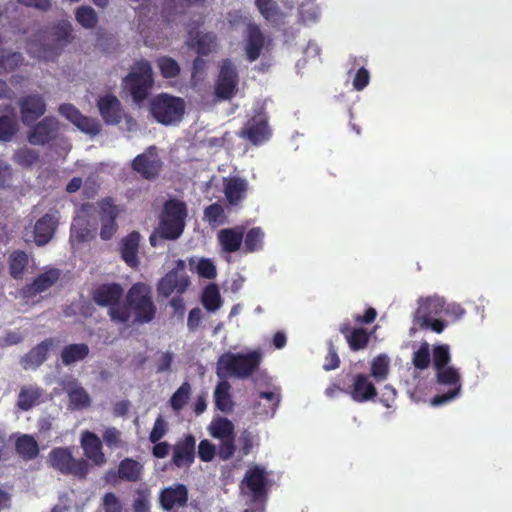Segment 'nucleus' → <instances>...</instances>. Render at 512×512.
<instances>
[{
	"label": "nucleus",
	"mask_w": 512,
	"mask_h": 512,
	"mask_svg": "<svg viewBox=\"0 0 512 512\" xmlns=\"http://www.w3.org/2000/svg\"><path fill=\"white\" fill-rule=\"evenodd\" d=\"M136 324L151 322L156 315V306L153 302L151 289L148 285L137 282L133 284L120 308H113L109 313L111 321L119 324L127 323L131 316Z\"/></svg>",
	"instance_id": "obj_1"
},
{
	"label": "nucleus",
	"mask_w": 512,
	"mask_h": 512,
	"mask_svg": "<svg viewBox=\"0 0 512 512\" xmlns=\"http://www.w3.org/2000/svg\"><path fill=\"white\" fill-rule=\"evenodd\" d=\"M188 215L185 202L178 199H168L163 204L159 224L149 237L152 247H157L163 240L175 241L181 237L186 226Z\"/></svg>",
	"instance_id": "obj_2"
},
{
	"label": "nucleus",
	"mask_w": 512,
	"mask_h": 512,
	"mask_svg": "<svg viewBox=\"0 0 512 512\" xmlns=\"http://www.w3.org/2000/svg\"><path fill=\"white\" fill-rule=\"evenodd\" d=\"M262 355L259 351L249 353L222 354L217 362V375L219 377H235L247 379L259 368Z\"/></svg>",
	"instance_id": "obj_3"
},
{
	"label": "nucleus",
	"mask_w": 512,
	"mask_h": 512,
	"mask_svg": "<svg viewBox=\"0 0 512 512\" xmlns=\"http://www.w3.org/2000/svg\"><path fill=\"white\" fill-rule=\"evenodd\" d=\"M150 112L158 123L166 126L175 125L184 116L185 102L180 97L162 93L151 101Z\"/></svg>",
	"instance_id": "obj_4"
},
{
	"label": "nucleus",
	"mask_w": 512,
	"mask_h": 512,
	"mask_svg": "<svg viewBox=\"0 0 512 512\" xmlns=\"http://www.w3.org/2000/svg\"><path fill=\"white\" fill-rule=\"evenodd\" d=\"M153 82L152 67L146 60L137 62L124 79L125 87L129 90L133 101L138 104L147 98Z\"/></svg>",
	"instance_id": "obj_5"
},
{
	"label": "nucleus",
	"mask_w": 512,
	"mask_h": 512,
	"mask_svg": "<svg viewBox=\"0 0 512 512\" xmlns=\"http://www.w3.org/2000/svg\"><path fill=\"white\" fill-rule=\"evenodd\" d=\"M50 465L63 475L85 479L89 473V462L84 458H74L69 447H56L49 453Z\"/></svg>",
	"instance_id": "obj_6"
},
{
	"label": "nucleus",
	"mask_w": 512,
	"mask_h": 512,
	"mask_svg": "<svg viewBox=\"0 0 512 512\" xmlns=\"http://www.w3.org/2000/svg\"><path fill=\"white\" fill-rule=\"evenodd\" d=\"M435 372L436 383L449 387L446 393L438 394L431 399L430 404L437 407L452 401L460 395L462 380L459 370L452 366L437 369Z\"/></svg>",
	"instance_id": "obj_7"
},
{
	"label": "nucleus",
	"mask_w": 512,
	"mask_h": 512,
	"mask_svg": "<svg viewBox=\"0 0 512 512\" xmlns=\"http://www.w3.org/2000/svg\"><path fill=\"white\" fill-rule=\"evenodd\" d=\"M238 82L239 75L235 65L230 59L223 60L215 81V97L222 101L230 100L237 92Z\"/></svg>",
	"instance_id": "obj_8"
},
{
	"label": "nucleus",
	"mask_w": 512,
	"mask_h": 512,
	"mask_svg": "<svg viewBox=\"0 0 512 512\" xmlns=\"http://www.w3.org/2000/svg\"><path fill=\"white\" fill-rule=\"evenodd\" d=\"M144 466L139 461L126 457L121 460L116 470L106 472L105 480L108 483L116 484L118 481L136 483L142 480Z\"/></svg>",
	"instance_id": "obj_9"
},
{
	"label": "nucleus",
	"mask_w": 512,
	"mask_h": 512,
	"mask_svg": "<svg viewBox=\"0 0 512 512\" xmlns=\"http://www.w3.org/2000/svg\"><path fill=\"white\" fill-rule=\"evenodd\" d=\"M99 219L101 223L100 237L102 240H110L118 230L117 217L123 211L111 197L102 199L99 203Z\"/></svg>",
	"instance_id": "obj_10"
},
{
	"label": "nucleus",
	"mask_w": 512,
	"mask_h": 512,
	"mask_svg": "<svg viewBox=\"0 0 512 512\" xmlns=\"http://www.w3.org/2000/svg\"><path fill=\"white\" fill-rule=\"evenodd\" d=\"M438 307H442V304L438 299H427L420 305L415 313L414 322L422 330L430 329L435 333H442L447 326V323L443 320L434 319L433 314L438 313Z\"/></svg>",
	"instance_id": "obj_11"
},
{
	"label": "nucleus",
	"mask_w": 512,
	"mask_h": 512,
	"mask_svg": "<svg viewBox=\"0 0 512 512\" xmlns=\"http://www.w3.org/2000/svg\"><path fill=\"white\" fill-rule=\"evenodd\" d=\"M132 169L145 180H155L162 169L155 147H149L144 153L137 155L132 161Z\"/></svg>",
	"instance_id": "obj_12"
},
{
	"label": "nucleus",
	"mask_w": 512,
	"mask_h": 512,
	"mask_svg": "<svg viewBox=\"0 0 512 512\" xmlns=\"http://www.w3.org/2000/svg\"><path fill=\"white\" fill-rule=\"evenodd\" d=\"M59 134V121L53 116H46L29 130L27 139L32 145H46L55 140Z\"/></svg>",
	"instance_id": "obj_13"
},
{
	"label": "nucleus",
	"mask_w": 512,
	"mask_h": 512,
	"mask_svg": "<svg viewBox=\"0 0 512 512\" xmlns=\"http://www.w3.org/2000/svg\"><path fill=\"white\" fill-rule=\"evenodd\" d=\"M59 113L74 124L80 131L96 136L101 131V125L98 120L83 115L79 109L69 103L61 104L58 108Z\"/></svg>",
	"instance_id": "obj_14"
},
{
	"label": "nucleus",
	"mask_w": 512,
	"mask_h": 512,
	"mask_svg": "<svg viewBox=\"0 0 512 512\" xmlns=\"http://www.w3.org/2000/svg\"><path fill=\"white\" fill-rule=\"evenodd\" d=\"M239 136L253 145H260L271 136L267 116L263 113L254 115L239 132Z\"/></svg>",
	"instance_id": "obj_15"
},
{
	"label": "nucleus",
	"mask_w": 512,
	"mask_h": 512,
	"mask_svg": "<svg viewBox=\"0 0 512 512\" xmlns=\"http://www.w3.org/2000/svg\"><path fill=\"white\" fill-rule=\"evenodd\" d=\"M18 106L21 121L27 126L34 124L47 110L46 102L39 94H29L21 97L18 101Z\"/></svg>",
	"instance_id": "obj_16"
},
{
	"label": "nucleus",
	"mask_w": 512,
	"mask_h": 512,
	"mask_svg": "<svg viewBox=\"0 0 512 512\" xmlns=\"http://www.w3.org/2000/svg\"><path fill=\"white\" fill-rule=\"evenodd\" d=\"M80 446L86 457L85 460L91 461L98 467L107 463V457L103 452V442L96 433L89 430L83 431L80 435Z\"/></svg>",
	"instance_id": "obj_17"
},
{
	"label": "nucleus",
	"mask_w": 512,
	"mask_h": 512,
	"mask_svg": "<svg viewBox=\"0 0 512 512\" xmlns=\"http://www.w3.org/2000/svg\"><path fill=\"white\" fill-rule=\"evenodd\" d=\"M123 288L118 283H106L97 286L92 292V300L100 307H108V314L113 308H120Z\"/></svg>",
	"instance_id": "obj_18"
},
{
	"label": "nucleus",
	"mask_w": 512,
	"mask_h": 512,
	"mask_svg": "<svg viewBox=\"0 0 512 512\" xmlns=\"http://www.w3.org/2000/svg\"><path fill=\"white\" fill-rule=\"evenodd\" d=\"M266 38L259 25L249 23L244 33V51L249 62H255L265 47Z\"/></svg>",
	"instance_id": "obj_19"
},
{
	"label": "nucleus",
	"mask_w": 512,
	"mask_h": 512,
	"mask_svg": "<svg viewBox=\"0 0 512 512\" xmlns=\"http://www.w3.org/2000/svg\"><path fill=\"white\" fill-rule=\"evenodd\" d=\"M61 272L57 268H50L39 274L32 283L25 285L20 293L23 298L31 299L53 287L60 279Z\"/></svg>",
	"instance_id": "obj_20"
},
{
	"label": "nucleus",
	"mask_w": 512,
	"mask_h": 512,
	"mask_svg": "<svg viewBox=\"0 0 512 512\" xmlns=\"http://www.w3.org/2000/svg\"><path fill=\"white\" fill-rule=\"evenodd\" d=\"M190 285V279L185 273L172 269L161 278L157 285L158 294L168 298L173 292L183 294Z\"/></svg>",
	"instance_id": "obj_21"
},
{
	"label": "nucleus",
	"mask_w": 512,
	"mask_h": 512,
	"mask_svg": "<svg viewBox=\"0 0 512 512\" xmlns=\"http://www.w3.org/2000/svg\"><path fill=\"white\" fill-rule=\"evenodd\" d=\"M196 439L192 434L185 435L173 446L172 463L177 468L190 467L195 460Z\"/></svg>",
	"instance_id": "obj_22"
},
{
	"label": "nucleus",
	"mask_w": 512,
	"mask_h": 512,
	"mask_svg": "<svg viewBox=\"0 0 512 512\" xmlns=\"http://www.w3.org/2000/svg\"><path fill=\"white\" fill-rule=\"evenodd\" d=\"M57 214V210H50L36 221L33 234L37 246H44L53 238L59 224Z\"/></svg>",
	"instance_id": "obj_23"
},
{
	"label": "nucleus",
	"mask_w": 512,
	"mask_h": 512,
	"mask_svg": "<svg viewBox=\"0 0 512 512\" xmlns=\"http://www.w3.org/2000/svg\"><path fill=\"white\" fill-rule=\"evenodd\" d=\"M346 394L359 403L373 400L377 396L374 384L365 374L358 373L353 376L352 384L346 388Z\"/></svg>",
	"instance_id": "obj_24"
},
{
	"label": "nucleus",
	"mask_w": 512,
	"mask_h": 512,
	"mask_svg": "<svg viewBox=\"0 0 512 512\" xmlns=\"http://www.w3.org/2000/svg\"><path fill=\"white\" fill-rule=\"evenodd\" d=\"M97 107L107 125H118L122 121L124 111L120 100L116 96L106 94L99 97Z\"/></svg>",
	"instance_id": "obj_25"
},
{
	"label": "nucleus",
	"mask_w": 512,
	"mask_h": 512,
	"mask_svg": "<svg viewBox=\"0 0 512 512\" xmlns=\"http://www.w3.org/2000/svg\"><path fill=\"white\" fill-rule=\"evenodd\" d=\"M243 483L251 492L253 500L267 495L269 480L263 468L259 466L250 468L245 474Z\"/></svg>",
	"instance_id": "obj_26"
},
{
	"label": "nucleus",
	"mask_w": 512,
	"mask_h": 512,
	"mask_svg": "<svg viewBox=\"0 0 512 512\" xmlns=\"http://www.w3.org/2000/svg\"><path fill=\"white\" fill-rule=\"evenodd\" d=\"M53 338H46L33 348H31L25 355L20 359V364L23 369L35 370L40 367L48 358L50 349L54 346Z\"/></svg>",
	"instance_id": "obj_27"
},
{
	"label": "nucleus",
	"mask_w": 512,
	"mask_h": 512,
	"mask_svg": "<svg viewBox=\"0 0 512 512\" xmlns=\"http://www.w3.org/2000/svg\"><path fill=\"white\" fill-rule=\"evenodd\" d=\"M159 502L166 511L175 507H185L188 502V489L184 484L166 487L160 492Z\"/></svg>",
	"instance_id": "obj_28"
},
{
	"label": "nucleus",
	"mask_w": 512,
	"mask_h": 512,
	"mask_svg": "<svg viewBox=\"0 0 512 512\" xmlns=\"http://www.w3.org/2000/svg\"><path fill=\"white\" fill-rule=\"evenodd\" d=\"M339 332L344 336L351 351H360L368 346L370 333L362 327H352L348 320L340 324Z\"/></svg>",
	"instance_id": "obj_29"
},
{
	"label": "nucleus",
	"mask_w": 512,
	"mask_h": 512,
	"mask_svg": "<svg viewBox=\"0 0 512 512\" xmlns=\"http://www.w3.org/2000/svg\"><path fill=\"white\" fill-rule=\"evenodd\" d=\"M187 45L194 49L199 56H207L217 48V36L213 32L201 33L190 29Z\"/></svg>",
	"instance_id": "obj_30"
},
{
	"label": "nucleus",
	"mask_w": 512,
	"mask_h": 512,
	"mask_svg": "<svg viewBox=\"0 0 512 512\" xmlns=\"http://www.w3.org/2000/svg\"><path fill=\"white\" fill-rule=\"evenodd\" d=\"M140 240V233L134 230L123 237L119 243L121 258L131 268H136L140 263L138 257Z\"/></svg>",
	"instance_id": "obj_31"
},
{
	"label": "nucleus",
	"mask_w": 512,
	"mask_h": 512,
	"mask_svg": "<svg viewBox=\"0 0 512 512\" xmlns=\"http://www.w3.org/2000/svg\"><path fill=\"white\" fill-rule=\"evenodd\" d=\"M245 227L237 225L232 228L221 229L217 233V240L222 251L226 253H235L241 249Z\"/></svg>",
	"instance_id": "obj_32"
},
{
	"label": "nucleus",
	"mask_w": 512,
	"mask_h": 512,
	"mask_svg": "<svg viewBox=\"0 0 512 512\" xmlns=\"http://www.w3.org/2000/svg\"><path fill=\"white\" fill-rule=\"evenodd\" d=\"M280 394L275 392H260L259 401H257L253 408L256 414L273 417L280 403Z\"/></svg>",
	"instance_id": "obj_33"
},
{
	"label": "nucleus",
	"mask_w": 512,
	"mask_h": 512,
	"mask_svg": "<svg viewBox=\"0 0 512 512\" xmlns=\"http://www.w3.org/2000/svg\"><path fill=\"white\" fill-rule=\"evenodd\" d=\"M90 353L86 343H73L63 347L60 359L63 365L70 366L76 362L85 360Z\"/></svg>",
	"instance_id": "obj_34"
},
{
	"label": "nucleus",
	"mask_w": 512,
	"mask_h": 512,
	"mask_svg": "<svg viewBox=\"0 0 512 512\" xmlns=\"http://www.w3.org/2000/svg\"><path fill=\"white\" fill-rule=\"evenodd\" d=\"M43 395V389L34 386H23L19 392L17 406L23 411H28L40 403Z\"/></svg>",
	"instance_id": "obj_35"
},
{
	"label": "nucleus",
	"mask_w": 512,
	"mask_h": 512,
	"mask_svg": "<svg viewBox=\"0 0 512 512\" xmlns=\"http://www.w3.org/2000/svg\"><path fill=\"white\" fill-rule=\"evenodd\" d=\"M247 190V183L241 178H231L225 184L224 193L231 205H238L244 198Z\"/></svg>",
	"instance_id": "obj_36"
},
{
	"label": "nucleus",
	"mask_w": 512,
	"mask_h": 512,
	"mask_svg": "<svg viewBox=\"0 0 512 512\" xmlns=\"http://www.w3.org/2000/svg\"><path fill=\"white\" fill-rule=\"evenodd\" d=\"M230 389V383L223 380L217 384L214 391L215 406L223 413L231 412L234 407V403L230 395Z\"/></svg>",
	"instance_id": "obj_37"
},
{
	"label": "nucleus",
	"mask_w": 512,
	"mask_h": 512,
	"mask_svg": "<svg viewBox=\"0 0 512 512\" xmlns=\"http://www.w3.org/2000/svg\"><path fill=\"white\" fill-rule=\"evenodd\" d=\"M70 386V388H66L70 407L75 410L87 408L91 403V399L87 391L76 381L72 382Z\"/></svg>",
	"instance_id": "obj_38"
},
{
	"label": "nucleus",
	"mask_w": 512,
	"mask_h": 512,
	"mask_svg": "<svg viewBox=\"0 0 512 512\" xmlns=\"http://www.w3.org/2000/svg\"><path fill=\"white\" fill-rule=\"evenodd\" d=\"M15 449L17 454L24 460H32L39 454L38 443L28 434H24L16 440Z\"/></svg>",
	"instance_id": "obj_39"
},
{
	"label": "nucleus",
	"mask_w": 512,
	"mask_h": 512,
	"mask_svg": "<svg viewBox=\"0 0 512 512\" xmlns=\"http://www.w3.org/2000/svg\"><path fill=\"white\" fill-rule=\"evenodd\" d=\"M255 5L263 18L271 23L282 21L284 14L274 0H255Z\"/></svg>",
	"instance_id": "obj_40"
},
{
	"label": "nucleus",
	"mask_w": 512,
	"mask_h": 512,
	"mask_svg": "<svg viewBox=\"0 0 512 512\" xmlns=\"http://www.w3.org/2000/svg\"><path fill=\"white\" fill-rule=\"evenodd\" d=\"M9 273L13 279H22L29 258L25 251L15 250L9 255Z\"/></svg>",
	"instance_id": "obj_41"
},
{
	"label": "nucleus",
	"mask_w": 512,
	"mask_h": 512,
	"mask_svg": "<svg viewBox=\"0 0 512 512\" xmlns=\"http://www.w3.org/2000/svg\"><path fill=\"white\" fill-rule=\"evenodd\" d=\"M265 233L261 227H253L244 234V252L254 253L260 251L264 247Z\"/></svg>",
	"instance_id": "obj_42"
},
{
	"label": "nucleus",
	"mask_w": 512,
	"mask_h": 512,
	"mask_svg": "<svg viewBox=\"0 0 512 512\" xmlns=\"http://www.w3.org/2000/svg\"><path fill=\"white\" fill-rule=\"evenodd\" d=\"M6 109L10 111V115L0 116V141L3 142L10 141L18 130L14 109L10 105Z\"/></svg>",
	"instance_id": "obj_43"
},
{
	"label": "nucleus",
	"mask_w": 512,
	"mask_h": 512,
	"mask_svg": "<svg viewBox=\"0 0 512 512\" xmlns=\"http://www.w3.org/2000/svg\"><path fill=\"white\" fill-rule=\"evenodd\" d=\"M201 302L206 310L215 312L222 305V299L216 284H209L202 293Z\"/></svg>",
	"instance_id": "obj_44"
},
{
	"label": "nucleus",
	"mask_w": 512,
	"mask_h": 512,
	"mask_svg": "<svg viewBox=\"0 0 512 512\" xmlns=\"http://www.w3.org/2000/svg\"><path fill=\"white\" fill-rule=\"evenodd\" d=\"M209 430L211 436L220 440L235 437L234 425L229 419L225 417H219L212 421Z\"/></svg>",
	"instance_id": "obj_45"
},
{
	"label": "nucleus",
	"mask_w": 512,
	"mask_h": 512,
	"mask_svg": "<svg viewBox=\"0 0 512 512\" xmlns=\"http://www.w3.org/2000/svg\"><path fill=\"white\" fill-rule=\"evenodd\" d=\"M76 21L85 29H93L98 24L96 11L87 5L80 6L75 11Z\"/></svg>",
	"instance_id": "obj_46"
},
{
	"label": "nucleus",
	"mask_w": 512,
	"mask_h": 512,
	"mask_svg": "<svg viewBox=\"0 0 512 512\" xmlns=\"http://www.w3.org/2000/svg\"><path fill=\"white\" fill-rule=\"evenodd\" d=\"M204 220L212 227L226 223L227 217L224 208L219 203H213L204 209Z\"/></svg>",
	"instance_id": "obj_47"
},
{
	"label": "nucleus",
	"mask_w": 512,
	"mask_h": 512,
	"mask_svg": "<svg viewBox=\"0 0 512 512\" xmlns=\"http://www.w3.org/2000/svg\"><path fill=\"white\" fill-rule=\"evenodd\" d=\"M39 160V153L26 146L17 149L13 155V161L24 168L33 166Z\"/></svg>",
	"instance_id": "obj_48"
},
{
	"label": "nucleus",
	"mask_w": 512,
	"mask_h": 512,
	"mask_svg": "<svg viewBox=\"0 0 512 512\" xmlns=\"http://www.w3.org/2000/svg\"><path fill=\"white\" fill-rule=\"evenodd\" d=\"M191 395V385L183 382L170 398V405L174 411H180L187 404Z\"/></svg>",
	"instance_id": "obj_49"
},
{
	"label": "nucleus",
	"mask_w": 512,
	"mask_h": 512,
	"mask_svg": "<svg viewBox=\"0 0 512 512\" xmlns=\"http://www.w3.org/2000/svg\"><path fill=\"white\" fill-rule=\"evenodd\" d=\"M157 66L163 78H175L180 74V66L178 62L169 56H162L158 58Z\"/></svg>",
	"instance_id": "obj_50"
},
{
	"label": "nucleus",
	"mask_w": 512,
	"mask_h": 512,
	"mask_svg": "<svg viewBox=\"0 0 512 512\" xmlns=\"http://www.w3.org/2000/svg\"><path fill=\"white\" fill-rule=\"evenodd\" d=\"M431 362L429 344L424 342L419 349L413 353L412 363L416 369H427Z\"/></svg>",
	"instance_id": "obj_51"
},
{
	"label": "nucleus",
	"mask_w": 512,
	"mask_h": 512,
	"mask_svg": "<svg viewBox=\"0 0 512 512\" xmlns=\"http://www.w3.org/2000/svg\"><path fill=\"white\" fill-rule=\"evenodd\" d=\"M450 360L448 345H437L433 348V367L435 370L448 367Z\"/></svg>",
	"instance_id": "obj_52"
},
{
	"label": "nucleus",
	"mask_w": 512,
	"mask_h": 512,
	"mask_svg": "<svg viewBox=\"0 0 512 512\" xmlns=\"http://www.w3.org/2000/svg\"><path fill=\"white\" fill-rule=\"evenodd\" d=\"M389 371V361L385 355H378L371 364V375L377 380H384Z\"/></svg>",
	"instance_id": "obj_53"
},
{
	"label": "nucleus",
	"mask_w": 512,
	"mask_h": 512,
	"mask_svg": "<svg viewBox=\"0 0 512 512\" xmlns=\"http://www.w3.org/2000/svg\"><path fill=\"white\" fill-rule=\"evenodd\" d=\"M23 55L20 52H10L0 56V70L12 72L23 63Z\"/></svg>",
	"instance_id": "obj_54"
},
{
	"label": "nucleus",
	"mask_w": 512,
	"mask_h": 512,
	"mask_svg": "<svg viewBox=\"0 0 512 512\" xmlns=\"http://www.w3.org/2000/svg\"><path fill=\"white\" fill-rule=\"evenodd\" d=\"M102 438L110 449L123 447L122 433L116 427H108L103 431Z\"/></svg>",
	"instance_id": "obj_55"
},
{
	"label": "nucleus",
	"mask_w": 512,
	"mask_h": 512,
	"mask_svg": "<svg viewBox=\"0 0 512 512\" xmlns=\"http://www.w3.org/2000/svg\"><path fill=\"white\" fill-rule=\"evenodd\" d=\"M150 493L148 489H139L136 491V497L133 502V512L150 511Z\"/></svg>",
	"instance_id": "obj_56"
},
{
	"label": "nucleus",
	"mask_w": 512,
	"mask_h": 512,
	"mask_svg": "<svg viewBox=\"0 0 512 512\" xmlns=\"http://www.w3.org/2000/svg\"><path fill=\"white\" fill-rule=\"evenodd\" d=\"M327 345H328V352L325 357V362L323 364V368L326 371H331V370H335L339 367L340 358L338 356V353L336 351V348H335L333 342L329 341L327 343Z\"/></svg>",
	"instance_id": "obj_57"
},
{
	"label": "nucleus",
	"mask_w": 512,
	"mask_h": 512,
	"mask_svg": "<svg viewBox=\"0 0 512 512\" xmlns=\"http://www.w3.org/2000/svg\"><path fill=\"white\" fill-rule=\"evenodd\" d=\"M197 273L206 279H214L217 275L216 267L210 259H201L198 262Z\"/></svg>",
	"instance_id": "obj_58"
},
{
	"label": "nucleus",
	"mask_w": 512,
	"mask_h": 512,
	"mask_svg": "<svg viewBox=\"0 0 512 512\" xmlns=\"http://www.w3.org/2000/svg\"><path fill=\"white\" fill-rule=\"evenodd\" d=\"M216 453L215 446L207 439L200 441L198 445V456L203 462H210Z\"/></svg>",
	"instance_id": "obj_59"
},
{
	"label": "nucleus",
	"mask_w": 512,
	"mask_h": 512,
	"mask_svg": "<svg viewBox=\"0 0 512 512\" xmlns=\"http://www.w3.org/2000/svg\"><path fill=\"white\" fill-rule=\"evenodd\" d=\"M166 432H167V424H166L165 420L161 416H159L155 420L154 426L150 432V435H149L150 442L156 443V442L160 441V439H162L164 437Z\"/></svg>",
	"instance_id": "obj_60"
},
{
	"label": "nucleus",
	"mask_w": 512,
	"mask_h": 512,
	"mask_svg": "<svg viewBox=\"0 0 512 512\" xmlns=\"http://www.w3.org/2000/svg\"><path fill=\"white\" fill-rule=\"evenodd\" d=\"M235 437H230L229 439L221 440V444L218 448V455L222 460L230 459L235 452Z\"/></svg>",
	"instance_id": "obj_61"
},
{
	"label": "nucleus",
	"mask_w": 512,
	"mask_h": 512,
	"mask_svg": "<svg viewBox=\"0 0 512 512\" xmlns=\"http://www.w3.org/2000/svg\"><path fill=\"white\" fill-rule=\"evenodd\" d=\"M369 81H370L369 71L366 68L361 67L360 69H358V71L356 72V74L354 76L353 87L355 90L361 91L369 84Z\"/></svg>",
	"instance_id": "obj_62"
},
{
	"label": "nucleus",
	"mask_w": 512,
	"mask_h": 512,
	"mask_svg": "<svg viewBox=\"0 0 512 512\" xmlns=\"http://www.w3.org/2000/svg\"><path fill=\"white\" fill-rule=\"evenodd\" d=\"M201 320H202L201 309L198 307L191 309L188 314V319H187V327H188L189 331H192V332L195 331L198 328Z\"/></svg>",
	"instance_id": "obj_63"
},
{
	"label": "nucleus",
	"mask_w": 512,
	"mask_h": 512,
	"mask_svg": "<svg viewBox=\"0 0 512 512\" xmlns=\"http://www.w3.org/2000/svg\"><path fill=\"white\" fill-rule=\"evenodd\" d=\"M103 505L106 512H119V500L117 496L112 492H107L103 496Z\"/></svg>",
	"instance_id": "obj_64"
}]
</instances>
